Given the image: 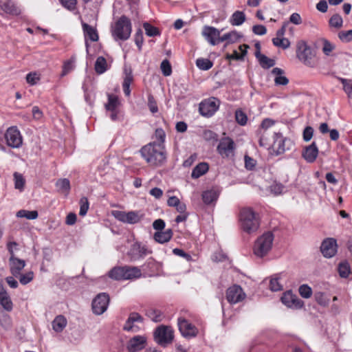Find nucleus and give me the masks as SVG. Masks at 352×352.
Wrapping results in <instances>:
<instances>
[{"label": "nucleus", "instance_id": "nucleus-1", "mask_svg": "<svg viewBox=\"0 0 352 352\" xmlns=\"http://www.w3.org/2000/svg\"><path fill=\"white\" fill-rule=\"evenodd\" d=\"M140 152L142 157L151 166H161L166 160V152L164 145L157 144L155 141L144 146L141 148Z\"/></svg>", "mask_w": 352, "mask_h": 352}, {"label": "nucleus", "instance_id": "nucleus-2", "mask_svg": "<svg viewBox=\"0 0 352 352\" xmlns=\"http://www.w3.org/2000/svg\"><path fill=\"white\" fill-rule=\"evenodd\" d=\"M241 228L248 234L256 232L260 226V217L252 208L245 207L239 212Z\"/></svg>", "mask_w": 352, "mask_h": 352}, {"label": "nucleus", "instance_id": "nucleus-3", "mask_svg": "<svg viewBox=\"0 0 352 352\" xmlns=\"http://www.w3.org/2000/svg\"><path fill=\"white\" fill-rule=\"evenodd\" d=\"M296 57L307 67L314 68L317 66L316 52L303 40L296 44Z\"/></svg>", "mask_w": 352, "mask_h": 352}, {"label": "nucleus", "instance_id": "nucleus-4", "mask_svg": "<svg viewBox=\"0 0 352 352\" xmlns=\"http://www.w3.org/2000/svg\"><path fill=\"white\" fill-rule=\"evenodd\" d=\"M140 269L135 266L113 267L109 272V276L116 280H132L141 277Z\"/></svg>", "mask_w": 352, "mask_h": 352}, {"label": "nucleus", "instance_id": "nucleus-5", "mask_svg": "<svg viewBox=\"0 0 352 352\" xmlns=\"http://www.w3.org/2000/svg\"><path fill=\"white\" fill-rule=\"evenodd\" d=\"M274 241V235L267 232L260 236L254 242L253 253L258 258L265 256L272 250Z\"/></svg>", "mask_w": 352, "mask_h": 352}, {"label": "nucleus", "instance_id": "nucleus-6", "mask_svg": "<svg viewBox=\"0 0 352 352\" xmlns=\"http://www.w3.org/2000/svg\"><path fill=\"white\" fill-rule=\"evenodd\" d=\"M131 33V23L126 16H122L115 23L112 35L116 39L127 40Z\"/></svg>", "mask_w": 352, "mask_h": 352}, {"label": "nucleus", "instance_id": "nucleus-7", "mask_svg": "<svg viewBox=\"0 0 352 352\" xmlns=\"http://www.w3.org/2000/svg\"><path fill=\"white\" fill-rule=\"evenodd\" d=\"M154 338L157 343L166 346L171 343L174 338L173 330L170 327L162 325L155 331Z\"/></svg>", "mask_w": 352, "mask_h": 352}, {"label": "nucleus", "instance_id": "nucleus-8", "mask_svg": "<svg viewBox=\"0 0 352 352\" xmlns=\"http://www.w3.org/2000/svg\"><path fill=\"white\" fill-rule=\"evenodd\" d=\"M273 139V143L270 144L267 142L265 136L262 135L260 139V144L261 146H272L277 154L283 153L287 149V148L285 146V144L288 140L284 138L280 133H274Z\"/></svg>", "mask_w": 352, "mask_h": 352}, {"label": "nucleus", "instance_id": "nucleus-9", "mask_svg": "<svg viewBox=\"0 0 352 352\" xmlns=\"http://www.w3.org/2000/svg\"><path fill=\"white\" fill-rule=\"evenodd\" d=\"M152 250L146 245H142L140 242L136 241L131 246L130 250L127 252V255L131 261H136L142 259L146 256L151 254Z\"/></svg>", "mask_w": 352, "mask_h": 352}, {"label": "nucleus", "instance_id": "nucleus-10", "mask_svg": "<svg viewBox=\"0 0 352 352\" xmlns=\"http://www.w3.org/2000/svg\"><path fill=\"white\" fill-rule=\"evenodd\" d=\"M5 138L7 145L14 148L21 147L23 144L22 135L16 126H11L7 129Z\"/></svg>", "mask_w": 352, "mask_h": 352}, {"label": "nucleus", "instance_id": "nucleus-11", "mask_svg": "<svg viewBox=\"0 0 352 352\" xmlns=\"http://www.w3.org/2000/svg\"><path fill=\"white\" fill-rule=\"evenodd\" d=\"M219 101L215 98L204 100L199 104V112L205 117L212 116L219 109Z\"/></svg>", "mask_w": 352, "mask_h": 352}, {"label": "nucleus", "instance_id": "nucleus-12", "mask_svg": "<svg viewBox=\"0 0 352 352\" xmlns=\"http://www.w3.org/2000/svg\"><path fill=\"white\" fill-rule=\"evenodd\" d=\"M109 296L106 293H100L92 301V309L95 314L101 315L107 309Z\"/></svg>", "mask_w": 352, "mask_h": 352}, {"label": "nucleus", "instance_id": "nucleus-13", "mask_svg": "<svg viewBox=\"0 0 352 352\" xmlns=\"http://www.w3.org/2000/svg\"><path fill=\"white\" fill-rule=\"evenodd\" d=\"M177 324L180 333L184 338H192L198 333L197 327L184 318L179 317L177 320Z\"/></svg>", "mask_w": 352, "mask_h": 352}, {"label": "nucleus", "instance_id": "nucleus-14", "mask_svg": "<svg viewBox=\"0 0 352 352\" xmlns=\"http://www.w3.org/2000/svg\"><path fill=\"white\" fill-rule=\"evenodd\" d=\"M245 298V294L239 285H233L226 291V298L230 304L241 302Z\"/></svg>", "mask_w": 352, "mask_h": 352}, {"label": "nucleus", "instance_id": "nucleus-15", "mask_svg": "<svg viewBox=\"0 0 352 352\" xmlns=\"http://www.w3.org/2000/svg\"><path fill=\"white\" fill-rule=\"evenodd\" d=\"M234 150V143L230 138H222L217 146V151L223 157H229L232 156Z\"/></svg>", "mask_w": 352, "mask_h": 352}, {"label": "nucleus", "instance_id": "nucleus-16", "mask_svg": "<svg viewBox=\"0 0 352 352\" xmlns=\"http://www.w3.org/2000/svg\"><path fill=\"white\" fill-rule=\"evenodd\" d=\"M140 324H142L141 316L138 313H132L126 321L123 329L126 331L137 332L141 328Z\"/></svg>", "mask_w": 352, "mask_h": 352}, {"label": "nucleus", "instance_id": "nucleus-17", "mask_svg": "<svg viewBox=\"0 0 352 352\" xmlns=\"http://www.w3.org/2000/svg\"><path fill=\"white\" fill-rule=\"evenodd\" d=\"M281 302L287 307L292 309L301 308L304 303L296 295L293 294L291 291L285 292L281 297Z\"/></svg>", "mask_w": 352, "mask_h": 352}, {"label": "nucleus", "instance_id": "nucleus-18", "mask_svg": "<svg viewBox=\"0 0 352 352\" xmlns=\"http://www.w3.org/2000/svg\"><path fill=\"white\" fill-rule=\"evenodd\" d=\"M320 250L324 257H333L337 252L336 241L332 238L325 239L321 244Z\"/></svg>", "mask_w": 352, "mask_h": 352}, {"label": "nucleus", "instance_id": "nucleus-19", "mask_svg": "<svg viewBox=\"0 0 352 352\" xmlns=\"http://www.w3.org/2000/svg\"><path fill=\"white\" fill-rule=\"evenodd\" d=\"M203 36L212 45H215L221 41H219L220 36V31L215 28L206 26L202 32Z\"/></svg>", "mask_w": 352, "mask_h": 352}, {"label": "nucleus", "instance_id": "nucleus-20", "mask_svg": "<svg viewBox=\"0 0 352 352\" xmlns=\"http://www.w3.org/2000/svg\"><path fill=\"white\" fill-rule=\"evenodd\" d=\"M146 338L143 336H135L128 342L126 348L129 352H138L145 346Z\"/></svg>", "mask_w": 352, "mask_h": 352}, {"label": "nucleus", "instance_id": "nucleus-21", "mask_svg": "<svg viewBox=\"0 0 352 352\" xmlns=\"http://www.w3.org/2000/svg\"><path fill=\"white\" fill-rule=\"evenodd\" d=\"M9 265L11 274L14 277H18L21 270L25 266V262L24 260L18 258L14 255L10 256L9 258Z\"/></svg>", "mask_w": 352, "mask_h": 352}, {"label": "nucleus", "instance_id": "nucleus-22", "mask_svg": "<svg viewBox=\"0 0 352 352\" xmlns=\"http://www.w3.org/2000/svg\"><path fill=\"white\" fill-rule=\"evenodd\" d=\"M318 155V148L315 142L304 148L302 156L309 163L314 162Z\"/></svg>", "mask_w": 352, "mask_h": 352}, {"label": "nucleus", "instance_id": "nucleus-23", "mask_svg": "<svg viewBox=\"0 0 352 352\" xmlns=\"http://www.w3.org/2000/svg\"><path fill=\"white\" fill-rule=\"evenodd\" d=\"M0 305L7 311H11L13 309V303L10 297L1 284H0Z\"/></svg>", "mask_w": 352, "mask_h": 352}, {"label": "nucleus", "instance_id": "nucleus-24", "mask_svg": "<svg viewBox=\"0 0 352 352\" xmlns=\"http://www.w3.org/2000/svg\"><path fill=\"white\" fill-rule=\"evenodd\" d=\"M320 42L321 43V50L324 55L326 57L334 56V52L336 48V44L326 38H321Z\"/></svg>", "mask_w": 352, "mask_h": 352}, {"label": "nucleus", "instance_id": "nucleus-25", "mask_svg": "<svg viewBox=\"0 0 352 352\" xmlns=\"http://www.w3.org/2000/svg\"><path fill=\"white\" fill-rule=\"evenodd\" d=\"M1 9L6 13L12 15H19L21 10L11 0H6L0 2Z\"/></svg>", "mask_w": 352, "mask_h": 352}, {"label": "nucleus", "instance_id": "nucleus-26", "mask_svg": "<svg viewBox=\"0 0 352 352\" xmlns=\"http://www.w3.org/2000/svg\"><path fill=\"white\" fill-rule=\"evenodd\" d=\"M272 74L274 76V80L276 85H286L289 82L288 78L284 75V71L278 67L272 69Z\"/></svg>", "mask_w": 352, "mask_h": 352}, {"label": "nucleus", "instance_id": "nucleus-27", "mask_svg": "<svg viewBox=\"0 0 352 352\" xmlns=\"http://www.w3.org/2000/svg\"><path fill=\"white\" fill-rule=\"evenodd\" d=\"M82 25L85 39H89L93 42L98 40V34L95 28L85 23H83Z\"/></svg>", "mask_w": 352, "mask_h": 352}, {"label": "nucleus", "instance_id": "nucleus-28", "mask_svg": "<svg viewBox=\"0 0 352 352\" xmlns=\"http://www.w3.org/2000/svg\"><path fill=\"white\" fill-rule=\"evenodd\" d=\"M173 234L172 230L168 229L164 232H156L154 234L153 238L156 242L163 244L168 242L171 239Z\"/></svg>", "mask_w": 352, "mask_h": 352}, {"label": "nucleus", "instance_id": "nucleus-29", "mask_svg": "<svg viewBox=\"0 0 352 352\" xmlns=\"http://www.w3.org/2000/svg\"><path fill=\"white\" fill-rule=\"evenodd\" d=\"M55 186L59 193L63 194L65 196H67L69 195L70 191V182L68 179L63 178L58 179Z\"/></svg>", "mask_w": 352, "mask_h": 352}, {"label": "nucleus", "instance_id": "nucleus-30", "mask_svg": "<svg viewBox=\"0 0 352 352\" xmlns=\"http://www.w3.org/2000/svg\"><path fill=\"white\" fill-rule=\"evenodd\" d=\"M219 192L214 189L208 190L202 193V200L205 204L209 205L217 201Z\"/></svg>", "mask_w": 352, "mask_h": 352}, {"label": "nucleus", "instance_id": "nucleus-31", "mask_svg": "<svg viewBox=\"0 0 352 352\" xmlns=\"http://www.w3.org/2000/svg\"><path fill=\"white\" fill-rule=\"evenodd\" d=\"M241 38V35L238 32L232 31L221 36L219 41H226V45H229L237 42Z\"/></svg>", "mask_w": 352, "mask_h": 352}, {"label": "nucleus", "instance_id": "nucleus-32", "mask_svg": "<svg viewBox=\"0 0 352 352\" xmlns=\"http://www.w3.org/2000/svg\"><path fill=\"white\" fill-rule=\"evenodd\" d=\"M133 81V76L131 69L125 70V76L124 78L122 88L124 94L126 96H129L131 94L130 85Z\"/></svg>", "mask_w": 352, "mask_h": 352}, {"label": "nucleus", "instance_id": "nucleus-33", "mask_svg": "<svg viewBox=\"0 0 352 352\" xmlns=\"http://www.w3.org/2000/svg\"><path fill=\"white\" fill-rule=\"evenodd\" d=\"M67 319L65 316L59 315L52 322V328L56 332H61L67 325Z\"/></svg>", "mask_w": 352, "mask_h": 352}, {"label": "nucleus", "instance_id": "nucleus-34", "mask_svg": "<svg viewBox=\"0 0 352 352\" xmlns=\"http://www.w3.org/2000/svg\"><path fill=\"white\" fill-rule=\"evenodd\" d=\"M245 14L242 11H235L230 19V23L232 25L239 26L242 25L245 21Z\"/></svg>", "mask_w": 352, "mask_h": 352}, {"label": "nucleus", "instance_id": "nucleus-35", "mask_svg": "<svg viewBox=\"0 0 352 352\" xmlns=\"http://www.w3.org/2000/svg\"><path fill=\"white\" fill-rule=\"evenodd\" d=\"M209 166L207 163L201 162L197 164L192 170L191 177L197 179L204 175L208 170Z\"/></svg>", "mask_w": 352, "mask_h": 352}, {"label": "nucleus", "instance_id": "nucleus-36", "mask_svg": "<svg viewBox=\"0 0 352 352\" xmlns=\"http://www.w3.org/2000/svg\"><path fill=\"white\" fill-rule=\"evenodd\" d=\"M255 56L259 61L260 65L263 68H270L274 65L275 62L273 59L269 58L264 54H262L261 52H255Z\"/></svg>", "mask_w": 352, "mask_h": 352}, {"label": "nucleus", "instance_id": "nucleus-37", "mask_svg": "<svg viewBox=\"0 0 352 352\" xmlns=\"http://www.w3.org/2000/svg\"><path fill=\"white\" fill-rule=\"evenodd\" d=\"M142 218V214L138 211L126 212L124 223L135 224L138 223Z\"/></svg>", "mask_w": 352, "mask_h": 352}, {"label": "nucleus", "instance_id": "nucleus-38", "mask_svg": "<svg viewBox=\"0 0 352 352\" xmlns=\"http://www.w3.org/2000/svg\"><path fill=\"white\" fill-rule=\"evenodd\" d=\"M107 69V63L106 59L102 56H99L95 63V70L96 73L101 74Z\"/></svg>", "mask_w": 352, "mask_h": 352}, {"label": "nucleus", "instance_id": "nucleus-39", "mask_svg": "<svg viewBox=\"0 0 352 352\" xmlns=\"http://www.w3.org/2000/svg\"><path fill=\"white\" fill-rule=\"evenodd\" d=\"M120 105V101L118 96L115 95H108V102L105 104L107 111L117 110Z\"/></svg>", "mask_w": 352, "mask_h": 352}, {"label": "nucleus", "instance_id": "nucleus-40", "mask_svg": "<svg viewBox=\"0 0 352 352\" xmlns=\"http://www.w3.org/2000/svg\"><path fill=\"white\" fill-rule=\"evenodd\" d=\"M16 217L19 218H26L27 219L34 220L38 217V212L36 210H20L16 212Z\"/></svg>", "mask_w": 352, "mask_h": 352}, {"label": "nucleus", "instance_id": "nucleus-41", "mask_svg": "<svg viewBox=\"0 0 352 352\" xmlns=\"http://www.w3.org/2000/svg\"><path fill=\"white\" fill-rule=\"evenodd\" d=\"M196 65L199 69L207 71L212 67L213 63L208 58H200L197 59Z\"/></svg>", "mask_w": 352, "mask_h": 352}, {"label": "nucleus", "instance_id": "nucleus-42", "mask_svg": "<svg viewBox=\"0 0 352 352\" xmlns=\"http://www.w3.org/2000/svg\"><path fill=\"white\" fill-rule=\"evenodd\" d=\"M272 43L276 47L283 49H287L290 46V41L285 37H275L272 39Z\"/></svg>", "mask_w": 352, "mask_h": 352}, {"label": "nucleus", "instance_id": "nucleus-43", "mask_svg": "<svg viewBox=\"0 0 352 352\" xmlns=\"http://www.w3.org/2000/svg\"><path fill=\"white\" fill-rule=\"evenodd\" d=\"M280 275H274L270 281V288L273 292L280 291L283 289V285L280 284Z\"/></svg>", "mask_w": 352, "mask_h": 352}, {"label": "nucleus", "instance_id": "nucleus-44", "mask_svg": "<svg viewBox=\"0 0 352 352\" xmlns=\"http://www.w3.org/2000/svg\"><path fill=\"white\" fill-rule=\"evenodd\" d=\"M14 188L17 190H19L21 192L23 190L25 186V179L23 175L18 173H14Z\"/></svg>", "mask_w": 352, "mask_h": 352}, {"label": "nucleus", "instance_id": "nucleus-45", "mask_svg": "<svg viewBox=\"0 0 352 352\" xmlns=\"http://www.w3.org/2000/svg\"><path fill=\"white\" fill-rule=\"evenodd\" d=\"M75 67V59L72 58L71 59L65 61L63 66V71L60 74L61 77L66 76L70 72H72Z\"/></svg>", "mask_w": 352, "mask_h": 352}, {"label": "nucleus", "instance_id": "nucleus-46", "mask_svg": "<svg viewBox=\"0 0 352 352\" xmlns=\"http://www.w3.org/2000/svg\"><path fill=\"white\" fill-rule=\"evenodd\" d=\"M338 273L342 278H346L350 274V266L348 263L342 262L338 265Z\"/></svg>", "mask_w": 352, "mask_h": 352}, {"label": "nucleus", "instance_id": "nucleus-47", "mask_svg": "<svg viewBox=\"0 0 352 352\" xmlns=\"http://www.w3.org/2000/svg\"><path fill=\"white\" fill-rule=\"evenodd\" d=\"M329 24L331 27L340 28L343 24L342 18L338 14H334L330 18Z\"/></svg>", "mask_w": 352, "mask_h": 352}, {"label": "nucleus", "instance_id": "nucleus-48", "mask_svg": "<svg viewBox=\"0 0 352 352\" xmlns=\"http://www.w3.org/2000/svg\"><path fill=\"white\" fill-rule=\"evenodd\" d=\"M143 27L144 28L146 35H148V36H155L157 35H160V31L158 30V29L151 25L148 23H144Z\"/></svg>", "mask_w": 352, "mask_h": 352}, {"label": "nucleus", "instance_id": "nucleus-49", "mask_svg": "<svg viewBox=\"0 0 352 352\" xmlns=\"http://www.w3.org/2000/svg\"><path fill=\"white\" fill-rule=\"evenodd\" d=\"M19 279V282L22 285H27L30 283L34 278V273L32 271H29L24 274H20V275L17 277Z\"/></svg>", "mask_w": 352, "mask_h": 352}, {"label": "nucleus", "instance_id": "nucleus-50", "mask_svg": "<svg viewBox=\"0 0 352 352\" xmlns=\"http://www.w3.org/2000/svg\"><path fill=\"white\" fill-rule=\"evenodd\" d=\"M300 295L304 298H309L312 295V289L307 285H302L298 289Z\"/></svg>", "mask_w": 352, "mask_h": 352}, {"label": "nucleus", "instance_id": "nucleus-51", "mask_svg": "<svg viewBox=\"0 0 352 352\" xmlns=\"http://www.w3.org/2000/svg\"><path fill=\"white\" fill-rule=\"evenodd\" d=\"M285 189V187L283 184L277 182H274L270 186V192L275 195H278L281 194Z\"/></svg>", "mask_w": 352, "mask_h": 352}, {"label": "nucleus", "instance_id": "nucleus-52", "mask_svg": "<svg viewBox=\"0 0 352 352\" xmlns=\"http://www.w3.org/2000/svg\"><path fill=\"white\" fill-rule=\"evenodd\" d=\"M342 83L345 93L347 94L348 98L352 100V82L346 79H342Z\"/></svg>", "mask_w": 352, "mask_h": 352}, {"label": "nucleus", "instance_id": "nucleus-53", "mask_svg": "<svg viewBox=\"0 0 352 352\" xmlns=\"http://www.w3.org/2000/svg\"><path fill=\"white\" fill-rule=\"evenodd\" d=\"M40 75L36 72H30L26 76L27 82L31 85H36L40 80Z\"/></svg>", "mask_w": 352, "mask_h": 352}, {"label": "nucleus", "instance_id": "nucleus-54", "mask_svg": "<svg viewBox=\"0 0 352 352\" xmlns=\"http://www.w3.org/2000/svg\"><path fill=\"white\" fill-rule=\"evenodd\" d=\"M80 211L79 214L80 216H85L89 209V202L86 197H82L80 200Z\"/></svg>", "mask_w": 352, "mask_h": 352}, {"label": "nucleus", "instance_id": "nucleus-55", "mask_svg": "<svg viewBox=\"0 0 352 352\" xmlns=\"http://www.w3.org/2000/svg\"><path fill=\"white\" fill-rule=\"evenodd\" d=\"M162 72L165 76H168L172 73L171 65L168 60H164L160 65Z\"/></svg>", "mask_w": 352, "mask_h": 352}, {"label": "nucleus", "instance_id": "nucleus-56", "mask_svg": "<svg viewBox=\"0 0 352 352\" xmlns=\"http://www.w3.org/2000/svg\"><path fill=\"white\" fill-rule=\"evenodd\" d=\"M0 324L4 328V329H9L11 327L12 321L10 317L6 314H3L0 316Z\"/></svg>", "mask_w": 352, "mask_h": 352}, {"label": "nucleus", "instance_id": "nucleus-57", "mask_svg": "<svg viewBox=\"0 0 352 352\" xmlns=\"http://www.w3.org/2000/svg\"><path fill=\"white\" fill-rule=\"evenodd\" d=\"M62 6L68 10L73 11L76 8L77 0H60Z\"/></svg>", "mask_w": 352, "mask_h": 352}, {"label": "nucleus", "instance_id": "nucleus-58", "mask_svg": "<svg viewBox=\"0 0 352 352\" xmlns=\"http://www.w3.org/2000/svg\"><path fill=\"white\" fill-rule=\"evenodd\" d=\"M154 138L157 141V144H164L166 133L162 129H157L155 132Z\"/></svg>", "mask_w": 352, "mask_h": 352}, {"label": "nucleus", "instance_id": "nucleus-59", "mask_svg": "<svg viewBox=\"0 0 352 352\" xmlns=\"http://www.w3.org/2000/svg\"><path fill=\"white\" fill-rule=\"evenodd\" d=\"M338 37L342 42H349L352 40V30L341 31L338 33Z\"/></svg>", "mask_w": 352, "mask_h": 352}, {"label": "nucleus", "instance_id": "nucleus-60", "mask_svg": "<svg viewBox=\"0 0 352 352\" xmlns=\"http://www.w3.org/2000/svg\"><path fill=\"white\" fill-rule=\"evenodd\" d=\"M235 118L236 122L241 125H245L247 122L246 115L241 110H237L235 112Z\"/></svg>", "mask_w": 352, "mask_h": 352}, {"label": "nucleus", "instance_id": "nucleus-61", "mask_svg": "<svg viewBox=\"0 0 352 352\" xmlns=\"http://www.w3.org/2000/svg\"><path fill=\"white\" fill-rule=\"evenodd\" d=\"M314 135V129L311 126H307L305 128L302 133L303 140L305 142H309L311 140Z\"/></svg>", "mask_w": 352, "mask_h": 352}, {"label": "nucleus", "instance_id": "nucleus-62", "mask_svg": "<svg viewBox=\"0 0 352 352\" xmlns=\"http://www.w3.org/2000/svg\"><path fill=\"white\" fill-rule=\"evenodd\" d=\"M147 316L154 322H159L162 320L161 313L156 310L148 311Z\"/></svg>", "mask_w": 352, "mask_h": 352}, {"label": "nucleus", "instance_id": "nucleus-63", "mask_svg": "<svg viewBox=\"0 0 352 352\" xmlns=\"http://www.w3.org/2000/svg\"><path fill=\"white\" fill-rule=\"evenodd\" d=\"M315 298L317 302L320 305L326 306L329 303V299L327 298L323 293H317Z\"/></svg>", "mask_w": 352, "mask_h": 352}, {"label": "nucleus", "instance_id": "nucleus-64", "mask_svg": "<svg viewBox=\"0 0 352 352\" xmlns=\"http://www.w3.org/2000/svg\"><path fill=\"white\" fill-rule=\"evenodd\" d=\"M126 212L121 210H113L111 212L112 215L118 221L124 223L126 219Z\"/></svg>", "mask_w": 352, "mask_h": 352}]
</instances>
